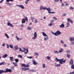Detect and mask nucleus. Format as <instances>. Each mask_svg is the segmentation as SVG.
I'll return each instance as SVG.
<instances>
[{"mask_svg":"<svg viewBox=\"0 0 74 74\" xmlns=\"http://www.w3.org/2000/svg\"><path fill=\"white\" fill-rule=\"evenodd\" d=\"M64 59L62 58L61 59H58L57 58H56V61L57 62H59L60 63V64H63V63H64L66 62V60H64Z\"/></svg>","mask_w":74,"mask_h":74,"instance_id":"1","label":"nucleus"},{"mask_svg":"<svg viewBox=\"0 0 74 74\" xmlns=\"http://www.w3.org/2000/svg\"><path fill=\"white\" fill-rule=\"evenodd\" d=\"M46 10L48 11L49 14H55V12H51V9L50 8H47Z\"/></svg>","mask_w":74,"mask_h":74,"instance_id":"2","label":"nucleus"},{"mask_svg":"<svg viewBox=\"0 0 74 74\" xmlns=\"http://www.w3.org/2000/svg\"><path fill=\"white\" fill-rule=\"evenodd\" d=\"M23 51L22 52H24V54H25V55H26V54H27L28 52H29V50H28V49L27 48L26 49V48H23ZM25 51H26V52H25Z\"/></svg>","mask_w":74,"mask_h":74,"instance_id":"3","label":"nucleus"},{"mask_svg":"<svg viewBox=\"0 0 74 74\" xmlns=\"http://www.w3.org/2000/svg\"><path fill=\"white\" fill-rule=\"evenodd\" d=\"M6 71H4V72L5 73H7L8 72H9V73H11L12 72V70L11 69H8V68H6L5 69Z\"/></svg>","mask_w":74,"mask_h":74,"instance_id":"4","label":"nucleus"},{"mask_svg":"<svg viewBox=\"0 0 74 74\" xmlns=\"http://www.w3.org/2000/svg\"><path fill=\"white\" fill-rule=\"evenodd\" d=\"M34 37L32 38V40H35L36 38H37V32H35L34 34Z\"/></svg>","mask_w":74,"mask_h":74,"instance_id":"5","label":"nucleus"},{"mask_svg":"<svg viewBox=\"0 0 74 74\" xmlns=\"http://www.w3.org/2000/svg\"><path fill=\"white\" fill-rule=\"evenodd\" d=\"M60 34H61V32L59 31L58 30L56 32V36H58Z\"/></svg>","mask_w":74,"mask_h":74,"instance_id":"6","label":"nucleus"},{"mask_svg":"<svg viewBox=\"0 0 74 74\" xmlns=\"http://www.w3.org/2000/svg\"><path fill=\"white\" fill-rule=\"evenodd\" d=\"M16 6H17L18 7H19L20 8H21V9H22L23 10L24 9H25V7H24V6L23 5H16Z\"/></svg>","mask_w":74,"mask_h":74,"instance_id":"7","label":"nucleus"},{"mask_svg":"<svg viewBox=\"0 0 74 74\" xmlns=\"http://www.w3.org/2000/svg\"><path fill=\"white\" fill-rule=\"evenodd\" d=\"M32 62L34 65H37L38 64V63L37 62H36L35 60H32Z\"/></svg>","mask_w":74,"mask_h":74,"instance_id":"8","label":"nucleus"},{"mask_svg":"<svg viewBox=\"0 0 74 74\" xmlns=\"http://www.w3.org/2000/svg\"><path fill=\"white\" fill-rule=\"evenodd\" d=\"M7 25H8V26H10L12 27H14V25H13L12 24L10 23L9 22L8 23Z\"/></svg>","mask_w":74,"mask_h":74,"instance_id":"9","label":"nucleus"},{"mask_svg":"<svg viewBox=\"0 0 74 74\" xmlns=\"http://www.w3.org/2000/svg\"><path fill=\"white\" fill-rule=\"evenodd\" d=\"M73 64V61L72 59H71L69 62V64L71 65H72Z\"/></svg>","mask_w":74,"mask_h":74,"instance_id":"10","label":"nucleus"},{"mask_svg":"<svg viewBox=\"0 0 74 74\" xmlns=\"http://www.w3.org/2000/svg\"><path fill=\"white\" fill-rule=\"evenodd\" d=\"M9 58L10 61H12V62L14 61V58L13 57H10Z\"/></svg>","mask_w":74,"mask_h":74,"instance_id":"11","label":"nucleus"},{"mask_svg":"<svg viewBox=\"0 0 74 74\" xmlns=\"http://www.w3.org/2000/svg\"><path fill=\"white\" fill-rule=\"evenodd\" d=\"M7 56H8V55L5 54L2 56V58H7Z\"/></svg>","mask_w":74,"mask_h":74,"instance_id":"12","label":"nucleus"},{"mask_svg":"<svg viewBox=\"0 0 74 74\" xmlns=\"http://www.w3.org/2000/svg\"><path fill=\"white\" fill-rule=\"evenodd\" d=\"M15 50H18L19 49V47L18 46H15L14 47Z\"/></svg>","mask_w":74,"mask_h":74,"instance_id":"13","label":"nucleus"},{"mask_svg":"<svg viewBox=\"0 0 74 74\" xmlns=\"http://www.w3.org/2000/svg\"><path fill=\"white\" fill-rule=\"evenodd\" d=\"M44 40L45 41H46V40H48V38H49V37L48 36H46V37H44Z\"/></svg>","mask_w":74,"mask_h":74,"instance_id":"14","label":"nucleus"},{"mask_svg":"<svg viewBox=\"0 0 74 74\" xmlns=\"http://www.w3.org/2000/svg\"><path fill=\"white\" fill-rule=\"evenodd\" d=\"M42 33L43 36H44V37H47V34H46L45 33V32H42Z\"/></svg>","mask_w":74,"mask_h":74,"instance_id":"15","label":"nucleus"},{"mask_svg":"<svg viewBox=\"0 0 74 74\" xmlns=\"http://www.w3.org/2000/svg\"><path fill=\"white\" fill-rule=\"evenodd\" d=\"M70 40L71 42H73L74 40V38L73 37H71L70 38Z\"/></svg>","mask_w":74,"mask_h":74,"instance_id":"16","label":"nucleus"},{"mask_svg":"<svg viewBox=\"0 0 74 74\" xmlns=\"http://www.w3.org/2000/svg\"><path fill=\"white\" fill-rule=\"evenodd\" d=\"M27 30H32V27H31L28 26L27 28Z\"/></svg>","mask_w":74,"mask_h":74,"instance_id":"17","label":"nucleus"},{"mask_svg":"<svg viewBox=\"0 0 74 74\" xmlns=\"http://www.w3.org/2000/svg\"><path fill=\"white\" fill-rule=\"evenodd\" d=\"M64 27V24L63 23H62V24L60 26V27Z\"/></svg>","mask_w":74,"mask_h":74,"instance_id":"18","label":"nucleus"},{"mask_svg":"<svg viewBox=\"0 0 74 74\" xmlns=\"http://www.w3.org/2000/svg\"><path fill=\"white\" fill-rule=\"evenodd\" d=\"M26 22V20L24 19H23L22 20V23H25Z\"/></svg>","mask_w":74,"mask_h":74,"instance_id":"19","label":"nucleus"},{"mask_svg":"<svg viewBox=\"0 0 74 74\" xmlns=\"http://www.w3.org/2000/svg\"><path fill=\"white\" fill-rule=\"evenodd\" d=\"M4 73V71L3 70H1L0 69V74H2V73Z\"/></svg>","mask_w":74,"mask_h":74,"instance_id":"20","label":"nucleus"},{"mask_svg":"<svg viewBox=\"0 0 74 74\" xmlns=\"http://www.w3.org/2000/svg\"><path fill=\"white\" fill-rule=\"evenodd\" d=\"M68 22H70L71 23H73V21L71 20L70 19H67Z\"/></svg>","mask_w":74,"mask_h":74,"instance_id":"21","label":"nucleus"},{"mask_svg":"<svg viewBox=\"0 0 74 74\" xmlns=\"http://www.w3.org/2000/svg\"><path fill=\"white\" fill-rule=\"evenodd\" d=\"M9 47L10 48H11V49H12V48H13V45L12 44V45H9Z\"/></svg>","mask_w":74,"mask_h":74,"instance_id":"22","label":"nucleus"},{"mask_svg":"<svg viewBox=\"0 0 74 74\" xmlns=\"http://www.w3.org/2000/svg\"><path fill=\"white\" fill-rule=\"evenodd\" d=\"M5 64V62H3L0 63V66H1V65H3V64Z\"/></svg>","mask_w":74,"mask_h":74,"instance_id":"23","label":"nucleus"},{"mask_svg":"<svg viewBox=\"0 0 74 74\" xmlns=\"http://www.w3.org/2000/svg\"><path fill=\"white\" fill-rule=\"evenodd\" d=\"M5 35L6 37L7 38H9V36L8 35V34L6 33H5Z\"/></svg>","mask_w":74,"mask_h":74,"instance_id":"24","label":"nucleus"},{"mask_svg":"<svg viewBox=\"0 0 74 74\" xmlns=\"http://www.w3.org/2000/svg\"><path fill=\"white\" fill-rule=\"evenodd\" d=\"M34 54L35 55V56H38V55H39L38 53L37 52H35L34 53Z\"/></svg>","mask_w":74,"mask_h":74,"instance_id":"25","label":"nucleus"},{"mask_svg":"<svg viewBox=\"0 0 74 74\" xmlns=\"http://www.w3.org/2000/svg\"><path fill=\"white\" fill-rule=\"evenodd\" d=\"M43 8H44V7H43V6H41L40 7L39 9H40V10H42V9H43Z\"/></svg>","mask_w":74,"mask_h":74,"instance_id":"26","label":"nucleus"},{"mask_svg":"<svg viewBox=\"0 0 74 74\" xmlns=\"http://www.w3.org/2000/svg\"><path fill=\"white\" fill-rule=\"evenodd\" d=\"M15 60L16 63H18L19 62V60L18 59H15Z\"/></svg>","mask_w":74,"mask_h":74,"instance_id":"27","label":"nucleus"},{"mask_svg":"<svg viewBox=\"0 0 74 74\" xmlns=\"http://www.w3.org/2000/svg\"><path fill=\"white\" fill-rule=\"evenodd\" d=\"M71 68V69H74V65L73 64H72Z\"/></svg>","mask_w":74,"mask_h":74,"instance_id":"28","label":"nucleus"},{"mask_svg":"<svg viewBox=\"0 0 74 74\" xmlns=\"http://www.w3.org/2000/svg\"><path fill=\"white\" fill-rule=\"evenodd\" d=\"M18 58H21V59L22 58V56H21V55H18Z\"/></svg>","mask_w":74,"mask_h":74,"instance_id":"29","label":"nucleus"},{"mask_svg":"<svg viewBox=\"0 0 74 74\" xmlns=\"http://www.w3.org/2000/svg\"><path fill=\"white\" fill-rule=\"evenodd\" d=\"M62 52H63V49H60L59 50V52L62 53Z\"/></svg>","mask_w":74,"mask_h":74,"instance_id":"30","label":"nucleus"},{"mask_svg":"<svg viewBox=\"0 0 74 74\" xmlns=\"http://www.w3.org/2000/svg\"><path fill=\"white\" fill-rule=\"evenodd\" d=\"M13 64L15 66H17V63L13 62Z\"/></svg>","mask_w":74,"mask_h":74,"instance_id":"31","label":"nucleus"},{"mask_svg":"<svg viewBox=\"0 0 74 74\" xmlns=\"http://www.w3.org/2000/svg\"><path fill=\"white\" fill-rule=\"evenodd\" d=\"M46 58L47 59H48V60H50V58H51V57L50 56H47L46 57Z\"/></svg>","mask_w":74,"mask_h":74,"instance_id":"32","label":"nucleus"},{"mask_svg":"<svg viewBox=\"0 0 74 74\" xmlns=\"http://www.w3.org/2000/svg\"><path fill=\"white\" fill-rule=\"evenodd\" d=\"M49 26L51 27V26H52V23H51L50 24H49Z\"/></svg>","mask_w":74,"mask_h":74,"instance_id":"33","label":"nucleus"},{"mask_svg":"<svg viewBox=\"0 0 74 74\" xmlns=\"http://www.w3.org/2000/svg\"><path fill=\"white\" fill-rule=\"evenodd\" d=\"M42 68H43V69H44L45 67V64H42Z\"/></svg>","mask_w":74,"mask_h":74,"instance_id":"34","label":"nucleus"},{"mask_svg":"<svg viewBox=\"0 0 74 74\" xmlns=\"http://www.w3.org/2000/svg\"><path fill=\"white\" fill-rule=\"evenodd\" d=\"M27 58H28V59H32V56H29H29H27Z\"/></svg>","mask_w":74,"mask_h":74,"instance_id":"35","label":"nucleus"},{"mask_svg":"<svg viewBox=\"0 0 74 74\" xmlns=\"http://www.w3.org/2000/svg\"><path fill=\"white\" fill-rule=\"evenodd\" d=\"M22 70H23V71H26V68H23Z\"/></svg>","mask_w":74,"mask_h":74,"instance_id":"36","label":"nucleus"},{"mask_svg":"<svg viewBox=\"0 0 74 74\" xmlns=\"http://www.w3.org/2000/svg\"><path fill=\"white\" fill-rule=\"evenodd\" d=\"M29 66L28 64H25V67H29Z\"/></svg>","mask_w":74,"mask_h":74,"instance_id":"37","label":"nucleus"},{"mask_svg":"<svg viewBox=\"0 0 74 74\" xmlns=\"http://www.w3.org/2000/svg\"><path fill=\"white\" fill-rule=\"evenodd\" d=\"M19 51H21L22 52L23 51V50H22V49L21 47L19 48Z\"/></svg>","mask_w":74,"mask_h":74,"instance_id":"38","label":"nucleus"},{"mask_svg":"<svg viewBox=\"0 0 74 74\" xmlns=\"http://www.w3.org/2000/svg\"><path fill=\"white\" fill-rule=\"evenodd\" d=\"M67 57L68 58H69L70 57V55L69 54H67Z\"/></svg>","mask_w":74,"mask_h":74,"instance_id":"39","label":"nucleus"},{"mask_svg":"<svg viewBox=\"0 0 74 74\" xmlns=\"http://www.w3.org/2000/svg\"><path fill=\"white\" fill-rule=\"evenodd\" d=\"M6 46H7V48L8 49H9V48L10 47V45L8 44H6Z\"/></svg>","mask_w":74,"mask_h":74,"instance_id":"40","label":"nucleus"},{"mask_svg":"<svg viewBox=\"0 0 74 74\" xmlns=\"http://www.w3.org/2000/svg\"><path fill=\"white\" fill-rule=\"evenodd\" d=\"M8 5L9 6H11V5H12V4H11V3H10L9 2V3H8Z\"/></svg>","mask_w":74,"mask_h":74,"instance_id":"41","label":"nucleus"},{"mask_svg":"<svg viewBox=\"0 0 74 74\" xmlns=\"http://www.w3.org/2000/svg\"><path fill=\"white\" fill-rule=\"evenodd\" d=\"M51 33L53 35H55V36H56V32H55V33H53V32H51Z\"/></svg>","mask_w":74,"mask_h":74,"instance_id":"42","label":"nucleus"},{"mask_svg":"<svg viewBox=\"0 0 74 74\" xmlns=\"http://www.w3.org/2000/svg\"><path fill=\"white\" fill-rule=\"evenodd\" d=\"M56 66L60 67V64H57V65H56Z\"/></svg>","mask_w":74,"mask_h":74,"instance_id":"43","label":"nucleus"},{"mask_svg":"<svg viewBox=\"0 0 74 74\" xmlns=\"http://www.w3.org/2000/svg\"><path fill=\"white\" fill-rule=\"evenodd\" d=\"M22 67H25V64H22Z\"/></svg>","mask_w":74,"mask_h":74,"instance_id":"44","label":"nucleus"},{"mask_svg":"<svg viewBox=\"0 0 74 74\" xmlns=\"http://www.w3.org/2000/svg\"><path fill=\"white\" fill-rule=\"evenodd\" d=\"M67 74H74V71L71 72L70 73H68Z\"/></svg>","mask_w":74,"mask_h":74,"instance_id":"45","label":"nucleus"},{"mask_svg":"<svg viewBox=\"0 0 74 74\" xmlns=\"http://www.w3.org/2000/svg\"><path fill=\"white\" fill-rule=\"evenodd\" d=\"M47 9V8L46 7H43V10H46Z\"/></svg>","mask_w":74,"mask_h":74,"instance_id":"46","label":"nucleus"},{"mask_svg":"<svg viewBox=\"0 0 74 74\" xmlns=\"http://www.w3.org/2000/svg\"><path fill=\"white\" fill-rule=\"evenodd\" d=\"M60 2L62 3V5L64 6V3H62V0H60Z\"/></svg>","mask_w":74,"mask_h":74,"instance_id":"47","label":"nucleus"},{"mask_svg":"<svg viewBox=\"0 0 74 74\" xmlns=\"http://www.w3.org/2000/svg\"><path fill=\"white\" fill-rule=\"evenodd\" d=\"M66 15V14L64 13V14H62V16H65Z\"/></svg>","mask_w":74,"mask_h":74,"instance_id":"48","label":"nucleus"},{"mask_svg":"<svg viewBox=\"0 0 74 74\" xmlns=\"http://www.w3.org/2000/svg\"><path fill=\"white\" fill-rule=\"evenodd\" d=\"M71 45H74V42H71L70 43Z\"/></svg>","mask_w":74,"mask_h":74,"instance_id":"49","label":"nucleus"},{"mask_svg":"<svg viewBox=\"0 0 74 74\" xmlns=\"http://www.w3.org/2000/svg\"><path fill=\"white\" fill-rule=\"evenodd\" d=\"M28 2L29 1L26 0V1L25 2V4H27V3H28Z\"/></svg>","mask_w":74,"mask_h":74,"instance_id":"50","label":"nucleus"},{"mask_svg":"<svg viewBox=\"0 0 74 74\" xmlns=\"http://www.w3.org/2000/svg\"><path fill=\"white\" fill-rule=\"evenodd\" d=\"M69 23H68L67 24V25L66 26V27H69Z\"/></svg>","mask_w":74,"mask_h":74,"instance_id":"51","label":"nucleus"},{"mask_svg":"<svg viewBox=\"0 0 74 74\" xmlns=\"http://www.w3.org/2000/svg\"><path fill=\"white\" fill-rule=\"evenodd\" d=\"M30 70V68H26V70Z\"/></svg>","mask_w":74,"mask_h":74,"instance_id":"52","label":"nucleus"},{"mask_svg":"<svg viewBox=\"0 0 74 74\" xmlns=\"http://www.w3.org/2000/svg\"><path fill=\"white\" fill-rule=\"evenodd\" d=\"M64 3H66V6H67V5H69V4L67 3V2H65Z\"/></svg>","mask_w":74,"mask_h":74,"instance_id":"53","label":"nucleus"},{"mask_svg":"<svg viewBox=\"0 0 74 74\" xmlns=\"http://www.w3.org/2000/svg\"><path fill=\"white\" fill-rule=\"evenodd\" d=\"M21 27H23L24 26V25L22 24L21 25Z\"/></svg>","mask_w":74,"mask_h":74,"instance_id":"54","label":"nucleus"},{"mask_svg":"<svg viewBox=\"0 0 74 74\" xmlns=\"http://www.w3.org/2000/svg\"><path fill=\"white\" fill-rule=\"evenodd\" d=\"M60 42L61 43H64V42H63V41L62 40H61Z\"/></svg>","mask_w":74,"mask_h":74,"instance_id":"55","label":"nucleus"},{"mask_svg":"<svg viewBox=\"0 0 74 74\" xmlns=\"http://www.w3.org/2000/svg\"><path fill=\"white\" fill-rule=\"evenodd\" d=\"M5 43H3V44H2V46H3V47H4V46H5Z\"/></svg>","mask_w":74,"mask_h":74,"instance_id":"56","label":"nucleus"},{"mask_svg":"<svg viewBox=\"0 0 74 74\" xmlns=\"http://www.w3.org/2000/svg\"><path fill=\"white\" fill-rule=\"evenodd\" d=\"M37 2H40L41 0H36Z\"/></svg>","mask_w":74,"mask_h":74,"instance_id":"57","label":"nucleus"},{"mask_svg":"<svg viewBox=\"0 0 74 74\" xmlns=\"http://www.w3.org/2000/svg\"><path fill=\"white\" fill-rule=\"evenodd\" d=\"M67 53H69L70 52V51H66Z\"/></svg>","mask_w":74,"mask_h":74,"instance_id":"58","label":"nucleus"},{"mask_svg":"<svg viewBox=\"0 0 74 74\" xmlns=\"http://www.w3.org/2000/svg\"><path fill=\"white\" fill-rule=\"evenodd\" d=\"M31 71H32V72H33L34 71H35L36 70H31Z\"/></svg>","mask_w":74,"mask_h":74,"instance_id":"59","label":"nucleus"},{"mask_svg":"<svg viewBox=\"0 0 74 74\" xmlns=\"http://www.w3.org/2000/svg\"><path fill=\"white\" fill-rule=\"evenodd\" d=\"M35 23H37V20H35Z\"/></svg>","mask_w":74,"mask_h":74,"instance_id":"60","label":"nucleus"},{"mask_svg":"<svg viewBox=\"0 0 74 74\" xmlns=\"http://www.w3.org/2000/svg\"><path fill=\"white\" fill-rule=\"evenodd\" d=\"M59 53V52L57 51H56V53L58 54V53Z\"/></svg>","mask_w":74,"mask_h":74,"instance_id":"61","label":"nucleus"},{"mask_svg":"<svg viewBox=\"0 0 74 74\" xmlns=\"http://www.w3.org/2000/svg\"><path fill=\"white\" fill-rule=\"evenodd\" d=\"M71 10H74V8L72 7L71 6Z\"/></svg>","mask_w":74,"mask_h":74,"instance_id":"62","label":"nucleus"},{"mask_svg":"<svg viewBox=\"0 0 74 74\" xmlns=\"http://www.w3.org/2000/svg\"><path fill=\"white\" fill-rule=\"evenodd\" d=\"M51 22H54V20H52L51 21Z\"/></svg>","mask_w":74,"mask_h":74,"instance_id":"63","label":"nucleus"},{"mask_svg":"<svg viewBox=\"0 0 74 74\" xmlns=\"http://www.w3.org/2000/svg\"><path fill=\"white\" fill-rule=\"evenodd\" d=\"M6 1H7V2H9L10 0H6Z\"/></svg>","mask_w":74,"mask_h":74,"instance_id":"64","label":"nucleus"}]
</instances>
